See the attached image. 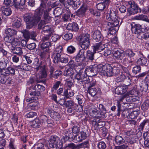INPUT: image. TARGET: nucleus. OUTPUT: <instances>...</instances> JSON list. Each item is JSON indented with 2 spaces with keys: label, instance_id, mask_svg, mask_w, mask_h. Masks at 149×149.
<instances>
[{
  "label": "nucleus",
  "instance_id": "1",
  "mask_svg": "<svg viewBox=\"0 0 149 149\" xmlns=\"http://www.w3.org/2000/svg\"><path fill=\"white\" fill-rule=\"evenodd\" d=\"M106 18L109 21L106 23V27L108 30V35L114 34L119 29V19L118 18L117 14L113 10H111L110 13H107Z\"/></svg>",
  "mask_w": 149,
  "mask_h": 149
},
{
  "label": "nucleus",
  "instance_id": "2",
  "mask_svg": "<svg viewBox=\"0 0 149 149\" xmlns=\"http://www.w3.org/2000/svg\"><path fill=\"white\" fill-rule=\"evenodd\" d=\"M40 14L33 15L31 14L26 15L24 17V22L26 23V28L30 29L36 24L41 18Z\"/></svg>",
  "mask_w": 149,
  "mask_h": 149
},
{
  "label": "nucleus",
  "instance_id": "3",
  "mask_svg": "<svg viewBox=\"0 0 149 149\" xmlns=\"http://www.w3.org/2000/svg\"><path fill=\"white\" fill-rule=\"evenodd\" d=\"M62 47L60 46L55 49L52 53V57L53 58V61L55 63H58V62L66 63H68L69 60L68 57L61 56Z\"/></svg>",
  "mask_w": 149,
  "mask_h": 149
},
{
  "label": "nucleus",
  "instance_id": "4",
  "mask_svg": "<svg viewBox=\"0 0 149 149\" xmlns=\"http://www.w3.org/2000/svg\"><path fill=\"white\" fill-rule=\"evenodd\" d=\"M90 36L88 33L83 34L79 37V45L82 49H87L90 45Z\"/></svg>",
  "mask_w": 149,
  "mask_h": 149
},
{
  "label": "nucleus",
  "instance_id": "5",
  "mask_svg": "<svg viewBox=\"0 0 149 149\" xmlns=\"http://www.w3.org/2000/svg\"><path fill=\"white\" fill-rule=\"evenodd\" d=\"M49 142V146L51 148H55L56 149H62L63 142L60 141L58 138L52 136L50 138Z\"/></svg>",
  "mask_w": 149,
  "mask_h": 149
},
{
  "label": "nucleus",
  "instance_id": "6",
  "mask_svg": "<svg viewBox=\"0 0 149 149\" xmlns=\"http://www.w3.org/2000/svg\"><path fill=\"white\" fill-rule=\"evenodd\" d=\"M102 66V65L90 66L86 69L85 72L87 75H90V76H95L98 73L100 74Z\"/></svg>",
  "mask_w": 149,
  "mask_h": 149
},
{
  "label": "nucleus",
  "instance_id": "7",
  "mask_svg": "<svg viewBox=\"0 0 149 149\" xmlns=\"http://www.w3.org/2000/svg\"><path fill=\"white\" fill-rule=\"evenodd\" d=\"M101 68V72L100 74L102 76L105 75L107 77H111L113 76V68L110 65L106 64L104 65H102Z\"/></svg>",
  "mask_w": 149,
  "mask_h": 149
},
{
  "label": "nucleus",
  "instance_id": "8",
  "mask_svg": "<svg viewBox=\"0 0 149 149\" xmlns=\"http://www.w3.org/2000/svg\"><path fill=\"white\" fill-rule=\"evenodd\" d=\"M37 99V97L34 98L33 97L27 99L26 100V102H30V104H28L26 106L25 108V109L28 111L36 109L38 108L37 106L39 104V102H35L34 100H36V99Z\"/></svg>",
  "mask_w": 149,
  "mask_h": 149
},
{
  "label": "nucleus",
  "instance_id": "9",
  "mask_svg": "<svg viewBox=\"0 0 149 149\" xmlns=\"http://www.w3.org/2000/svg\"><path fill=\"white\" fill-rule=\"evenodd\" d=\"M128 4L130 6L127 11L130 15H134L141 11L140 8L134 1H129Z\"/></svg>",
  "mask_w": 149,
  "mask_h": 149
},
{
  "label": "nucleus",
  "instance_id": "10",
  "mask_svg": "<svg viewBox=\"0 0 149 149\" xmlns=\"http://www.w3.org/2000/svg\"><path fill=\"white\" fill-rule=\"evenodd\" d=\"M51 45V43L50 42H43L41 45V55L43 57L45 56V55L48 54L49 51V48Z\"/></svg>",
  "mask_w": 149,
  "mask_h": 149
},
{
  "label": "nucleus",
  "instance_id": "11",
  "mask_svg": "<svg viewBox=\"0 0 149 149\" xmlns=\"http://www.w3.org/2000/svg\"><path fill=\"white\" fill-rule=\"evenodd\" d=\"M45 111L52 118L56 120H58L61 118L60 114L52 110L47 108L45 109Z\"/></svg>",
  "mask_w": 149,
  "mask_h": 149
},
{
  "label": "nucleus",
  "instance_id": "12",
  "mask_svg": "<svg viewBox=\"0 0 149 149\" xmlns=\"http://www.w3.org/2000/svg\"><path fill=\"white\" fill-rule=\"evenodd\" d=\"M129 74L125 75L123 72H121L120 74L118 75V77L116 79V81L117 82L123 81L125 79H127V81L130 84L131 82V80L130 78L129 77Z\"/></svg>",
  "mask_w": 149,
  "mask_h": 149
},
{
  "label": "nucleus",
  "instance_id": "13",
  "mask_svg": "<svg viewBox=\"0 0 149 149\" xmlns=\"http://www.w3.org/2000/svg\"><path fill=\"white\" fill-rule=\"evenodd\" d=\"M86 49H80L76 56L75 60L77 62H82L85 59V51Z\"/></svg>",
  "mask_w": 149,
  "mask_h": 149
},
{
  "label": "nucleus",
  "instance_id": "14",
  "mask_svg": "<svg viewBox=\"0 0 149 149\" xmlns=\"http://www.w3.org/2000/svg\"><path fill=\"white\" fill-rule=\"evenodd\" d=\"M4 40L7 42L11 43L14 46H17L19 42V40L14 38L13 36H7L5 37Z\"/></svg>",
  "mask_w": 149,
  "mask_h": 149
},
{
  "label": "nucleus",
  "instance_id": "15",
  "mask_svg": "<svg viewBox=\"0 0 149 149\" xmlns=\"http://www.w3.org/2000/svg\"><path fill=\"white\" fill-rule=\"evenodd\" d=\"M64 133L63 139L65 141H71L73 140L74 135L71 131L70 130H65L64 132Z\"/></svg>",
  "mask_w": 149,
  "mask_h": 149
},
{
  "label": "nucleus",
  "instance_id": "16",
  "mask_svg": "<svg viewBox=\"0 0 149 149\" xmlns=\"http://www.w3.org/2000/svg\"><path fill=\"white\" fill-rule=\"evenodd\" d=\"M131 30L133 33L135 34L138 33L142 31L141 26L139 24H135L132 23L131 24Z\"/></svg>",
  "mask_w": 149,
  "mask_h": 149
},
{
  "label": "nucleus",
  "instance_id": "17",
  "mask_svg": "<svg viewBox=\"0 0 149 149\" xmlns=\"http://www.w3.org/2000/svg\"><path fill=\"white\" fill-rule=\"evenodd\" d=\"M93 38L96 41H101L103 38V36L101 32L99 30H96L93 34Z\"/></svg>",
  "mask_w": 149,
  "mask_h": 149
},
{
  "label": "nucleus",
  "instance_id": "18",
  "mask_svg": "<svg viewBox=\"0 0 149 149\" xmlns=\"http://www.w3.org/2000/svg\"><path fill=\"white\" fill-rule=\"evenodd\" d=\"M37 66H38L36 68L37 70H38L40 69L41 70V71L40 72V74L39 78L41 79L46 77L47 76V74L45 69V66H42L41 65H37Z\"/></svg>",
  "mask_w": 149,
  "mask_h": 149
},
{
  "label": "nucleus",
  "instance_id": "19",
  "mask_svg": "<svg viewBox=\"0 0 149 149\" xmlns=\"http://www.w3.org/2000/svg\"><path fill=\"white\" fill-rule=\"evenodd\" d=\"M113 55L114 57L116 59L122 60L125 57V54L123 51L119 49L114 51Z\"/></svg>",
  "mask_w": 149,
  "mask_h": 149
},
{
  "label": "nucleus",
  "instance_id": "20",
  "mask_svg": "<svg viewBox=\"0 0 149 149\" xmlns=\"http://www.w3.org/2000/svg\"><path fill=\"white\" fill-rule=\"evenodd\" d=\"M53 32L54 30L50 26L45 25L42 28V32L44 35L53 34Z\"/></svg>",
  "mask_w": 149,
  "mask_h": 149
},
{
  "label": "nucleus",
  "instance_id": "21",
  "mask_svg": "<svg viewBox=\"0 0 149 149\" xmlns=\"http://www.w3.org/2000/svg\"><path fill=\"white\" fill-rule=\"evenodd\" d=\"M93 51L95 53L97 51L100 52L101 51L103 50L105 48L104 44H102L101 42L96 43L93 46Z\"/></svg>",
  "mask_w": 149,
  "mask_h": 149
},
{
  "label": "nucleus",
  "instance_id": "22",
  "mask_svg": "<svg viewBox=\"0 0 149 149\" xmlns=\"http://www.w3.org/2000/svg\"><path fill=\"white\" fill-rule=\"evenodd\" d=\"M67 30L76 31L79 29L77 23L73 22L68 24L67 26Z\"/></svg>",
  "mask_w": 149,
  "mask_h": 149
},
{
  "label": "nucleus",
  "instance_id": "23",
  "mask_svg": "<svg viewBox=\"0 0 149 149\" xmlns=\"http://www.w3.org/2000/svg\"><path fill=\"white\" fill-rule=\"evenodd\" d=\"M127 91V87L125 86H120L117 87L115 90L116 94L119 95L125 93Z\"/></svg>",
  "mask_w": 149,
  "mask_h": 149
},
{
  "label": "nucleus",
  "instance_id": "24",
  "mask_svg": "<svg viewBox=\"0 0 149 149\" xmlns=\"http://www.w3.org/2000/svg\"><path fill=\"white\" fill-rule=\"evenodd\" d=\"M5 33L7 36H13L16 35L17 33V31L13 28H8L5 30Z\"/></svg>",
  "mask_w": 149,
  "mask_h": 149
},
{
  "label": "nucleus",
  "instance_id": "25",
  "mask_svg": "<svg viewBox=\"0 0 149 149\" xmlns=\"http://www.w3.org/2000/svg\"><path fill=\"white\" fill-rule=\"evenodd\" d=\"M31 125L34 128H39L42 125L41 122L38 119L36 118L31 122Z\"/></svg>",
  "mask_w": 149,
  "mask_h": 149
},
{
  "label": "nucleus",
  "instance_id": "26",
  "mask_svg": "<svg viewBox=\"0 0 149 149\" xmlns=\"http://www.w3.org/2000/svg\"><path fill=\"white\" fill-rule=\"evenodd\" d=\"M95 53L94 52H92L90 50H88L86 53L85 56V59L88 61H92L94 59V54Z\"/></svg>",
  "mask_w": 149,
  "mask_h": 149
},
{
  "label": "nucleus",
  "instance_id": "27",
  "mask_svg": "<svg viewBox=\"0 0 149 149\" xmlns=\"http://www.w3.org/2000/svg\"><path fill=\"white\" fill-rule=\"evenodd\" d=\"M86 9L84 6L81 7L76 12V14L79 17H83L85 15Z\"/></svg>",
  "mask_w": 149,
  "mask_h": 149
},
{
  "label": "nucleus",
  "instance_id": "28",
  "mask_svg": "<svg viewBox=\"0 0 149 149\" xmlns=\"http://www.w3.org/2000/svg\"><path fill=\"white\" fill-rule=\"evenodd\" d=\"M92 125L95 128L98 129L102 127L104 125L105 122L102 120H99L97 122L96 121H93Z\"/></svg>",
  "mask_w": 149,
  "mask_h": 149
},
{
  "label": "nucleus",
  "instance_id": "29",
  "mask_svg": "<svg viewBox=\"0 0 149 149\" xmlns=\"http://www.w3.org/2000/svg\"><path fill=\"white\" fill-rule=\"evenodd\" d=\"M3 74H11L14 75L15 74V70L12 67H8L4 70H3L2 71Z\"/></svg>",
  "mask_w": 149,
  "mask_h": 149
},
{
  "label": "nucleus",
  "instance_id": "30",
  "mask_svg": "<svg viewBox=\"0 0 149 149\" xmlns=\"http://www.w3.org/2000/svg\"><path fill=\"white\" fill-rule=\"evenodd\" d=\"M121 66L120 65H117V66H114L113 67V75L114 74L118 76L119 74L121 72Z\"/></svg>",
  "mask_w": 149,
  "mask_h": 149
},
{
  "label": "nucleus",
  "instance_id": "31",
  "mask_svg": "<svg viewBox=\"0 0 149 149\" xmlns=\"http://www.w3.org/2000/svg\"><path fill=\"white\" fill-rule=\"evenodd\" d=\"M74 94L73 91L71 89H66L63 93V95L65 96V98H68L69 97L73 96Z\"/></svg>",
  "mask_w": 149,
  "mask_h": 149
},
{
  "label": "nucleus",
  "instance_id": "32",
  "mask_svg": "<svg viewBox=\"0 0 149 149\" xmlns=\"http://www.w3.org/2000/svg\"><path fill=\"white\" fill-rule=\"evenodd\" d=\"M83 77V75L80 73L77 74L74 76V79L75 81L78 83L82 84V81Z\"/></svg>",
  "mask_w": 149,
  "mask_h": 149
},
{
  "label": "nucleus",
  "instance_id": "33",
  "mask_svg": "<svg viewBox=\"0 0 149 149\" xmlns=\"http://www.w3.org/2000/svg\"><path fill=\"white\" fill-rule=\"evenodd\" d=\"M12 52L14 54H17L19 56L21 55L23 53L22 48L18 47H13L12 49Z\"/></svg>",
  "mask_w": 149,
  "mask_h": 149
},
{
  "label": "nucleus",
  "instance_id": "34",
  "mask_svg": "<svg viewBox=\"0 0 149 149\" xmlns=\"http://www.w3.org/2000/svg\"><path fill=\"white\" fill-rule=\"evenodd\" d=\"M74 70L72 68L66 69L63 73V75L65 76L71 77L74 74Z\"/></svg>",
  "mask_w": 149,
  "mask_h": 149
},
{
  "label": "nucleus",
  "instance_id": "35",
  "mask_svg": "<svg viewBox=\"0 0 149 149\" xmlns=\"http://www.w3.org/2000/svg\"><path fill=\"white\" fill-rule=\"evenodd\" d=\"M8 63V61L7 59H3L0 61V70H4V68L6 67Z\"/></svg>",
  "mask_w": 149,
  "mask_h": 149
},
{
  "label": "nucleus",
  "instance_id": "36",
  "mask_svg": "<svg viewBox=\"0 0 149 149\" xmlns=\"http://www.w3.org/2000/svg\"><path fill=\"white\" fill-rule=\"evenodd\" d=\"M115 141L116 144L119 145L123 143L124 141L122 136L117 135L115 137Z\"/></svg>",
  "mask_w": 149,
  "mask_h": 149
},
{
  "label": "nucleus",
  "instance_id": "37",
  "mask_svg": "<svg viewBox=\"0 0 149 149\" xmlns=\"http://www.w3.org/2000/svg\"><path fill=\"white\" fill-rule=\"evenodd\" d=\"M89 112L90 115L93 117L100 116H98L100 113V112L96 109L94 108L91 109Z\"/></svg>",
  "mask_w": 149,
  "mask_h": 149
},
{
  "label": "nucleus",
  "instance_id": "38",
  "mask_svg": "<svg viewBox=\"0 0 149 149\" xmlns=\"http://www.w3.org/2000/svg\"><path fill=\"white\" fill-rule=\"evenodd\" d=\"M126 55L130 59H132L134 60V57L135 56V53H134L132 50H129L126 53Z\"/></svg>",
  "mask_w": 149,
  "mask_h": 149
},
{
  "label": "nucleus",
  "instance_id": "39",
  "mask_svg": "<svg viewBox=\"0 0 149 149\" xmlns=\"http://www.w3.org/2000/svg\"><path fill=\"white\" fill-rule=\"evenodd\" d=\"M104 3H100L96 5V8L99 10L102 11L106 7L107 5H105Z\"/></svg>",
  "mask_w": 149,
  "mask_h": 149
},
{
  "label": "nucleus",
  "instance_id": "40",
  "mask_svg": "<svg viewBox=\"0 0 149 149\" xmlns=\"http://www.w3.org/2000/svg\"><path fill=\"white\" fill-rule=\"evenodd\" d=\"M147 62V59L144 57H141L137 61V63L142 65L146 64Z\"/></svg>",
  "mask_w": 149,
  "mask_h": 149
},
{
  "label": "nucleus",
  "instance_id": "41",
  "mask_svg": "<svg viewBox=\"0 0 149 149\" xmlns=\"http://www.w3.org/2000/svg\"><path fill=\"white\" fill-rule=\"evenodd\" d=\"M3 72L0 71V74L1 75L0 76V82L3 84H5L6 82L7 79L6 78L5 74H3Z\"/></svg>",
  "mask_w": 149,
  "mask_h": 149
},
{
  "label": "nucleus",
  "instance_id": "42",
  "mask_svg": "<svg viewBox=\"0 0 149 149\" xmlns=\"http://www.w3.org/2000/svg\"><path fill=\"white\" fill-rule=\"evenodd\" d=\"M140 89L141 91L144 92H146L148 88V84L145 82L143 83L140 86Z\"/></svg>",
  "mask_w": 149,
  "mask_h": 149
},
{
  "label": "nucleus",
  "instance_id": "43",
  "mask_svg": "<svg viewBox=\"0 0 149 149\" xmlns=\"http://www.w3.org/2000/svg\"><path fill=\"white\" fill-rule=\"evenodd\" d=\"M90 13L93 15L95 16L97 18H98L100 15V13L98 11L91 8L89 10Z\"/></svg>",
  "mask_w": 149,
  "mask_h": 149
},
{
  "label": "nucleus",
  "instance_id": "44",
  "mask_svg": "<svg viewBox=\"0 0 149 149\" xmlns=\"http://www.w3.org/2000/svg\"><path fill=\"white\" fill-rule=\"evenodd\" d=\"M2 13L3 15L6 16H9L11 14V10L9 7L3 8L2 10Z\"/></svg>",
  "mask_w": 149,
  "mask_h": 149
},
{
  "label": "nucleus",
  "instance_id": "45",
  "mask_svg": "<svg viewBox=\"0 0 149 149\" xmlns=\"http://www.w3.org/2000/svg\"><path fill=\"white\" fill-rule=\"evenodd\" d=\"M80 136L81 139V141L84 139H85L87 136L88 135V132L87 131H82L78 134Z\"/></svg>",
  "mask_w": 149,
  "mask_h": 149
},
{
  "label": "nucleus",
  "instance_id": "46",
  "mask_svg": "<svg viewBox=\"0 0 149 149\" xmlns=\"http://www.w3.org/2000/svg\"><path fill=\"white\" fill-rule=\"evenodd\" d=\"M80 136L81 139V141L84 139H85L87 136L88 135V132L87 131H82L78 134Z\"/></svg>",
  "mask_w": 149,
  "mask_h": 149
},
{
  "label": "nucleus",
  "instance_id": "47",
  "mask_svg": "<svg viewBox=\"0 0 149 149\" xmlns=\"http://www.w3.org/2000/svg\"><path fill=\"white\" fill-rule=\"evenodd\" d=\"M20 20V19H15L12 24L13 26L17 28H19L21 25Z\"/></svg>",
  "mask_w": 149,
  "mask_h": 149
},
{
  "label": "nucleus",
  "instance_id": "48",
  "mask_svg": "<svg viewBox=\"0 0 149 149\" xmlns=\"http://www.w3.org/2000/svg\"><path fill=\"white\" fill-rule=\"evenodd\" d=\"M76 98L78 101V102L79 104L81 105L84 101V98L82 95H78L76 97Z\"/></svg>",
  "mask_w": 149,
  "mask_h": 149
},
{
  "label": "nucleus",
  "instance_id": "49",
  "mask_svg": "<svg viewBox=\"0 0 149 149\" xmlns=\"http://www.w3.org/2000/svg\"><path fill=\"white\" fill-rule=\"evenodd\" d=\"M44 20H42L44 22L45 24H46L49 23L51 22V18L49 15L47 13H45L44 15Z\"/></svg>",
  "mask_w": 149,
  "mask_h": 149
},
{
  "label": "nucleus",
  "instance_id": "50",
  "mask_svg": "<svg viewBox=\"0 0 149 149\" xmlns=\"http://www.w3.org/2000/svg\"><path fill=\"white\" fill-rule=\"evenodd\" d=\"M99 109L101 112V114L105 116L107 111L104 106L102 104H100L99 106Z\"/></svg>",
  "mask_w": 149,
  "mask_h": 149
},
{
  "label": "nucleus",
  "instance_id": "51",
  "mask_svg": "<svg viewBox=\"0 0 149 149\" xmlns=\"http://www.w3.org/2000/svg\"><path fill=\"white\" fill-rule=\"evenodd\" d=\"M123 62L125 64L131 63L134 61V60H133L132 59H130L129 58L127 57V56H126V55L125 57L124 58H123Z\"/></svg>",
  "mask_w": 149,
  "mask_h": 149
},
{
  "label": "nucleus",
  "instance_id": "52",
  "mask_svg": "<svg viewBox=\"0 0 149 149\" xmlns=\"http://www.w3.org/2000/svg\"><path fill=\"white\" fill-rule=\"evenodd\" d=\"M136 34H137V37L139 39H146V33H144L142 31L139 32V33H136Z\"/></svg>",
  "mask_w": 149,
  "mask_h": 149
},
{
  "label": "nucleus",
  "instance_id": "53",
  "mask_svg": "<svg viewBox=\"0 0 149 149\" xmlns=\"http://www.w3.org/2000/svg\"><path fill=\"white\" fill-rule=\"evenodd\" d=\"M126 141L130 144H132L135 143L136 141L133 137L128 136L126 139Z\"/></svg>",
  "mask_w": 149,
  "mask_h": 149
},
{
  "label": "nucleus",
  "instance_id": "54",
  "mask_svg": "<svg viewBox=\"0 0 149 149\" xmlns=\"http://www.w3.org/2000/svg\"><path fill=\"white\" fill-rule=\"evenodd\" d=\"M148 123V120H144L140 124L139 127V129L140 131H142L143 130L144 126L147 123Z\"/></svg>",
  "mask_w": 149,
  "mask_h": 149
},
{
  "label": "nucleus",
  "instance_id": "55",
  "mask_svg": "<svg viewBox=\"0 0 149 149\" xmlns=\"http://www.w3.org/2000/svg\"><path fill=\"white\" fill-rule=\"evenodd\" d=\"M24 57L25 58L27 63L29 64H31L32 63L33 59L31 57V55H27L24 56Z\"/></svg>",
  "mask_w": 149,
  "mask_h": 149
},
{
  "label": "nucleus",
  "instance_id": "56",
  "mask_svg": "<svg viewBox=\"0 0 149 149\" xmlns=\"http://www.w3.org/2000/svg\"><path fill=\"white\" fill-rule=\"evenodd\" d=\"M88 92L92 96H94L97 93V90L95 88L88 89Z\"/></svg>",
  "mask_w": 149,
  "mask_h": 149
},
{
  "label": "nucleus",
  "instance_id": "57",
  "mask_svg": "<svg viewBox=\"0 0 149 149\" xmlns=\"http://www.w3.org/2000/svg\"><path fill=\"white\" fill-rule=\"evenodd\" d=\"M21 32L23 33L24 38L26 39L29 38V35L30 32L29 31L25 29L24 30L21 31Z\"/></svg>",
  "mask_w": 149,
  "mask_h": 149
},
{
  "label": "nucleus",
  "instance_id": "58",
  "mask_svg": "<svg viewBox=\"0 0 149 149\" xmlns=\"http://www.w3.org/2000/svg\"><path fill=\"white\" fill-rule=\"evenodd\" d=\"M135 19L137 20H142L146 21L147 17L144 15H140L136 16L135 17Z\"/></svg>",
  "mask_w": 149,
  "mask_h": 149
},
{
  "label": "nucleus",
  "instance_id": "59",
  "mask_svg": "<svg viewBox=\"0 0 149 149\" xmlns=\"http://www.w3.org/2000/svg\"><path fill=\"white\" fill-rule=\"evenodd\" d=\"M67 50L68 53L72 54L75 52L76 51V48L70 45L68 47Z\"/></svg>",
  "mask_w": 149,
  "mask_h": 149
},
{
  "label": "nucleus",
  "instance_id": "60",
  "mask_svg": "<svg viewBox=\"0 0 149 149\" xmlns=\"http://www.w3.org/2000/svg\"><path fill=\"white\" fill-rule=\"evenodd\" d=\"M61 83V82L60 81H57L55 82L52 89V92H54L57 89Z\"/></svg>",
  "mask_w": 149,
  "mask_h": 149
},
{
  "label": "nucleus",
  "instance_id": "61",
  "mask_svg": "<svg viewBox=\"0 0 149 149\" xmlns=\"http://www.w3.org/2000/svg\"><path fill=\"white\" fill-rule=\"evenodd\" d=\"M74 110H75L77 112H80L83 110L82 106L80 104L79 105L75 104V105H74Z\"/></svg>",
  "mask_w": 149,
  "mask_h": 149
},
{
  "label": "nucleus",
  "instance_id": "62",
  "mask_svg": "<svg viewBox=\"0 0 149 149\" xmlns=\"http://www.w3.org/2000/svg\"><path fill=\"white\" fill-rule=\"evenodd\" d=\"M74 103L72 100L66 101L65 107H70L74 106Z\"/></svg>",
  "mask_w": 149,
  "mask_h": 149
},
{
  "label": "nucleus",
  "instance_id": "63",
  "mask_svg": "<svg viewBox=\"0 0 149 149\" xmlns=\"http://www.w3.org/2000/svg\"><path fill=\"white\" fill-rule=\"evenodd\" d=\"M72 34L70 33H68L65 34L63 37V38L65 40H69L72 38Z\"/></svg>",
  "mask_w": 149,
  "mask_h": 149
},
{
  "label": "nucleus",
  "instance_id": "64",
  "mask_svg": "<svg viewBox=\"0 0 149 149\" xmlns=\"http://www.w3.org/2000/svg\"><path fill=\"white\" fill-rule=\"evenodd\" d=\"M61 9L59 8H56L53 11V14L54 15L55 17H58L61 14Z\"/></svg>",
  "mask_w": 149,
  "mask_h": 149
}]
</instances>
